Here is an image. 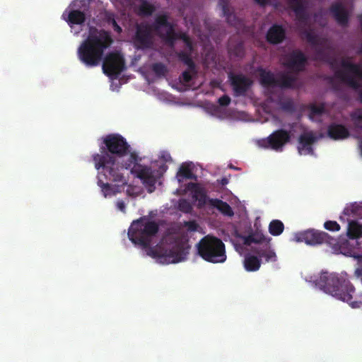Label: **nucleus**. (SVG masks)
<instances>
[{"instance_id": "obj_57", "label": "nucleus", "mask_w": 362, "mask_h": 362, "mask_svg": "<svg viewBox=\"0 0 362 362\" xmlns=\"http://www.w3.org/2000/svg\"><path fill=\"white\" fill-rule=\"evenodd\" d=\"M159 169H160V171H165L166 169H167V167L165 165H160Z\"/></svg>"}, {"instance_id": "obj_41", "label": "nucleus", "mask_w": 362, "mask_h": 362, "mask_svg": "<svg viewBox=\"0 0 362 362\" xmlns=\"http://www.w3.org/2000/svg\"><path fill=\"white\" fill-rule=\"evenodd\" d=\"M230 52L235 57H243L245 55V48L243 42H240L233 47H230Z\"/></svg>"}, {"instance_id": "obj_3", "label": "nucleus", "mask_w": 362, "mask_h": 362, "mask_svg": "<svg viewBox=\"0 0 362 362\" xmlns=\"http://www.w3.org/2000/svg\"><path fill=\"white\" fill-rule=\"evenodd\" d=\"M316 284L325 292L348 303L352 308H359L362 305V294H356L354 286L343 277L325 272L317 280Z\"/></svg>"}, {"instance_id": "obj_46", "label": "nucleus", "mask_w": 362, "mask_h": 362, "mask_svg": "<svg viewBox=\"0 0 362 362\" xmlns=\"http://www.w3.org/2000/svg\"><path fill=\"white\" fill-rule=\"evenodd\" d=\"M231 101L230 98L227 95H223L220 97L218 100V103L220 106L226 107L230 105Z\"/></svg>"}, {"instance_id": "obj_29", "label": "nucleus", "mask_w": 362, "mask_h": 362, "mask_svg": "<svg viewBox=\"0 0 362 362\" xmlns=\"http://www.w3.org/2000/svg\"><path fill=\"white\" fill-rule=\"evenodd\" d=\"M260 83L265 87H276L277 78H275L273 73L262 70L259 74Z\"/></svg>"}, {"instance_id": "obj_37", "label": "nucleus", "mask_w": 362, "mask_h": 362, "mask_svg": "<svg viewBox=\"0 0 362 362\" xmlns=\"http://www.w3.org/2000/svg\"><path fill=\"white\" fill-rule=\"evenodd\" d=\"M154 6L146 1H142L139 7V14L143 16H151L154 11Z\"/></svg>"}, {"instance_id": "obj_47", "label": "nucleus", "mask_w": 362, "mask_h": 362, "mask_svg": "<svg viewBox=\"0 0 362 362\" xmlns=\"http://www.w3.org/2000/svg\"><path fill=\"white\" fill-rule=\"evenodd\" d=\"M281 108L286 111H293L294 109L293 103L291 100H286L281 103Z\"/></svg>"}, {"instance_id": "obj_8", "label": "nucleus", "mask_w": 362, "mask_h": 362, "mask_svg": "<svg viewBox=\"0 0 362 362\" xmlns=\"http://www.w3.org/2000/svg\"><path fill=\"white\" fill-rule=\"evenodd\" d=\"M153 31H158V16H155L153 25L146 23L136 24L132 38L134 46L137 49L151 48L153 44Z\"/></svg>"}, {"instance_id": "obj_45", "label": "nucleus", "mask_w": 362, "mask_h": 362, "mask_svg": "<svg viewBox=\"0 0 362 362\" xmlns=\"http://www.w3.org/2000/svg\"><path fill=\"white\" fill-rule=\"evenodd\" d=\"M326 80L327 81L328 83L332 86V90L334 92H338V91L340 90V86H339V83H337L335 81L334 77H332V76H327L326 77Z\"/></svg>"}, {"instance_id": "obj_50", "label": "nucleus", "mask_w": 362, "mask_h": 362, "mask_svg": "<svg viewBox=\"0 0 362 362\" xmlns=\"http://www.w3.org/2000/svg\"><path fill=\"white\" fill-rule=\"evenodd\" d=\"M160 160H163L165 162H172L173 159L170 154L167 151H162L160 153Z\"/></svg>"}, {"instance_id": "obj_55", "label": "nucleus", "mask_w": 362, "mask_h": 362, "mask_svg": "<svg viewBox=\"0 0 362 362\" xmlns=\"http://www.w3.org/2000/svg\"><path fill=\"white\" fill-rule=\"evenodd\" d=\"M220 183L223 186L226 185L228 183V179L227 177H223L220 180Z\"/></svg>"}, {"instance_id": "obj_35", "label": "nucleus", "mask_w": 362, "mask_h": 362, "mask_svg": "<svg viewBox=\"0 0 362 362\" xmlns=\"http://www.w3.org/2000/svg\"><path fill=\"white\" fill-rule=\"evenodd\" d=\"M105 20L107 23L112 26L114 31L118 34H120L122 32V28L118 25L116 21L115 14L112 12H106L105 13Z\"/></svg>"}, {"instance_id": "obj_34", "label": "nucleus", "mask_w": 362, "mask_h": 362, "mask_svg": "<svg viewBox=\"0 0 362 362\" xmlns=\"http://www.w3.org/2000/svg\"><path fill=\"white\" fill-rule=\"evenodd\" d=\"M316 141V137L313 132H306L300 135L298 139L299 146L301 148L312 145Z\"/></svg>"}, {"instance_id": "obj_21", "label": "nucleus", "mask_w": 362, "mask_h": 362, "mask_svg": "<svg viewBox=\"0 0 362 362\" xmlns=\"http://www.w3.org/2000/svg\"><path fill=\"white\" fill-rule=\"evenodd\" d=\"M327 133L329 136L334 140L344 139L349 136V132L345 126L335 123L328 127Z\"/></svg>"}, {"instance_id": "obj_58", "label": "nucleus", "mask_w": 362, "mask_h": 362, "mask_svg": "<svg viewBox=\"0 0 362 362\" xmlns=\"http://www.w3.org/2000/svg\"><path fill=\"white\" fill-rule=\"evenodd\" d=\"M358 147H359V149H360L361 155V156H362V139H361V140L360 141V142H359V146H358Z\"/></svg>"}, {"instance_id": "obj_25", "label": "nucleus", "mask_w": 362, "mask_h": 362, "mask_svg": "<svg viewBox=\"0 0 362 362\" xmlns=\"http://www.w3.org/2000/svg\"><path fill=\"white\" fill-rule=\"evenodd\" d=\"M208 204L218 210L223 215L231 217L234 212L231 206L226 202L219 199H209Z\"/></svg>"}, {"instance_id": "obj_56", "label": "nucleus", "mask_w": 362, "mask_h": 362, "mask_svg": "<svg viewBox=\"0 0 362 362\" xmlns=\"http://www.w3.org/2000/svg\"><path fill=\"white\" fill-rule=\"evenodd\" d=\"M165 68V65L160 63V76L163 72L164 69Z\"/></svg>"}, {"instance_id": "obj_2", "label": "nucleus", "mask_w": 362, "mask_h": 362, "mask_svg": "<svg viewBox=\"0 0 362 362\" xmlns=\"http://www.w3.org/2000/svg\"><path fill=\"white\" fill-rule=\"evenodd\" d=\"M127 236L144 256L158 262V221L153 219V211L134 220L128 228Z\"/></svg>"}, {"instance_id": "obj_38", "label": "nucleus", "mask_w": 362, "mask_h": 362, "mask_svg": "<svg viewBox=\"0 0 362 362\" xmlns=\"http://www.w3.org/2000/svg\"><path fill=\"white\" fill-rule=\"evenodd\" d=\"M193 198L198 201L200 206H204L210 198H208L205 190L200 187L195 194L192 195Z\"/></svg>"}, {"instance_id": "obj_12", "label": "nucleus", "mask_w": 362, "mask_h": 362, "mask_svg": "<svg viewBox=\"0 0 362 362\" xmlns=\"http://www.w3.org/2000/svg\"><path fill=\"white\" fill-rule=\"evenodd\" d=\"M293 240L297 243L304 242L309 245H317L326 243L330 246L337 245L336 238L330 236L327 233L315 229L298 232L294 234Z\"/></svg>"}, {"instance_id": "obj_32", "label": "nucleus", "mask_w": 362, "mask_h": 362, "mask_svg": "<svg viewBox=\"0 0 362 362\" xmlns=\"http://www.w3.org/2000/svg\"><path fill=\"white\" fill-rule=\"evenodd\" d=\"M296 81V77L288 74H283L277 78L276 87L284 88H293L294 83Z\"/></svg>"}, {"instance_id": "obj_54", "label": "nucleus", "mask_w": 362, "mask_h": 362, "mask_svg": "<svg viewBox=\"0 0 362 362\" xmlns=\"http://www.w3.org/2000/svg\"><path fill=\"white\" fill-rule=\"evenodd\" d=\"M255 1L257 2V4H258L259 5L262 6H266L270 1V0H255Z\"/></svg>"}, {"instance_id": "obj_51", "label": "nucleus", "mask_w": 362, "mask_h": 362, "mask_svg": "<svg viewBox=\"0 0 362 362\" xmlns=\"http://www.w3.org/2000/svg\"><path fill=\"white\" fill-rule=\"evenodd\" d=\"M150 71L153 73L155 78H158V62H155L151 65Z\"/></svg>"}, {"instance_id": "obj_30", "label": "nucleus", "mask_w": 362, "mask_h": 362, "mask_svg": "<svg viewBox=\"0 0 362 362\" xmlns=\"http://www.w3.org/2000/svg\"><path fill=\"white\" fill-rule=\"evenodd\" d=\"M261 265L260 259L254 255H247L244 260V267L247 272H256Z\"/></svg>"}, {"instance_id": "obj_15", "label": "nucleus", "mask_w": 362, "mask_h": 362, "mask_svg": "<svg viewBox=\"0 0 362 362\" xmlns=\"http://www.w3.org/2000/svg\"><path fill=\"white\" fill-rule=\"evenodd\" d=\"M307 63L306 55L300 49H294L284 56L283 65L298 74L305 70Z\"/></svg>"}, {"instance_id": "obj_53", "label": "nucleus", "mask_w": 362, "mask_h": 362, "mask_svg": "<svg viewBox=\"0 0 362 362\" xmlns=\"http://www.w3.org/2000/svg\"><path fill=\"white\" fill-rule=\"evenodd\" d=\"M298 150L300 154H302V151L305 150L307 151V153L308 154H313V148L312 147V145H309L308 146H305L303 148H301L300 146H298Z\"/></svg>"}, {"instance_id": "obj_13", "label": "nucleus", "mask_w": 362, "mask_h": 362, "mask_svg": "<svg viewBox=\"0 0 362 362\" xmlns=\"http://www.w3.org/2000/svg\"><path fill=\"white\" fill-rule=\"evenodd\" d=\"M125 68L124 58L119 52H110L103 59V72L110 77H118Z\"/></svg>"}, {"instance_id": "obj_9", "label": "nucleus", "mask_w": 362, "mask_h": 362, "mask_svg": "<svg viewBox=\"0 0 362 362\" xmlns=\"http://www.w3.org/2000/svg\"><path fill=\"white\" fill-rule=\"evenodd\" d=\"M104 146H100L99 154H103V151L109 153L114 159H120L128 155L129 152V145L126 139L119 134H112L107 135L103 139Z\"/></svg>"}, {"instance_id": "obj_20", "label": "nucleus", "mask_w": 362, "mask_h": 362, "mask_svg": "<svg viewBox=\"0 0 362 362\" xmlns=\"http://www.w3.org/2000/svg\"><path fill=\"white\" fill-rule=\"evenodd\" d=\"M292 10L294 11L296 18L300 23H306L308 20V14L306 11L304 0H287Z\"/></svg>"}, {"instance_id": "obj_24", "label": "nucleus", "mask_w": 362, "mask_h": 362, "mask_svg": "<svg viewBox=\"0 0 362 362\" xmlns=\"http://www.w3.org/2000/svg\"><path fill=\"white\" fill-rule=\"evenodd\" d=\"M185 45L186 47L185 49L177 52L176 53L177 57L180 62L192 70L196 66L192 58V53L194 49L192 41L191 40V47H189L185 44Z\"/></svg>"}, {"instance_id": "obj_48", "label": "nucleus", "mask_w": 362, "mask_h": 362, "mask_svg": "<svg viewBox=\"0 0 362 362\" xmlns=\"http://www.w3.org/2000/svg\"><path fill=\"white\" fill-rule=\"evenodd\" d=\"M201 187L197 183L194 182H189L186 185V189L191 192L192 193V195L196 193L197 191Z\"/></svg>"}, {"instance_id": "obj_26", "label": "nucleus", "mask_w": 362, "mask_h": 362, "mask_svg": "<svg viewBox=\"0 0 362 362\" xmlns=\"http://www.w3.org/2000/svg\"><path fill=\"white\" fill-rule=\"evenodd\" d=\"M176 177L179 182H182L187 179L194 180L197 179V176L192 173L189 163H182L177 173Z\"/></svg>"}, {"instance_id": "obj_49", "label": "nucleus", "mask_w": 362, "mask_h": 362, "mask_svg": "<svg viewBox=\"0 0 362 362\" xmlns=\"http://www.w3.org/2000/svg\"><path fill=\"white\" fill-rule=\"evenodd\" d=\"M201 187L197 183L194 182H189L186 185V189L191 192L192 193V195L196 193L197 191Z\"/></svg>"}, {"instance_id": "obj_16", "label": "nucleus", "mask_w": 362, "mask_h": 362, "mask_svg": "<svg viewBox=\"0 0 362 362\" xmlns=\"http://www.w3.org/2000/svg\"><path fill=\"white\" fill-rule=\"evenodd\" d=\"M231 86L235 95H243L251 86L252 81L243 74L229 75Z\"/></svg>"}, {"instance_id": "obj_7", "label": "nucleus", "mask_w": 362, "mask_h": 362, "mask_svg": "<svg viewBox=\"0 0 362 362\" xmlns=\"http://www.w3.org/2000/svg\"><path fill=\"white\" fill-rule=\"evenodd\" d=\"M341 66L351 74L343 70H337L334 72V77L354 90L361 88L362 86V66L344 59L341 61Z\"/></svg>"}, {"instance_id": "obj_6", "label": "nucleus", "mask_w": 362, "mask_h": 362, "mask_svg": "<svg viewBox=\"0 0 362 362\" xmlns=\"http://www.w3.org/2000/svg\"><path fill=\"white\" fill-rule=\"evenodd\" d=\"M199 255L211 263H223L226 259L225 245L216 237L206 235L197 244Z\"/></svg>"}, {"instance_id": "obj_31", "label": "nucleus", "mask_w": 362, "mask_h": 362, "mask_svg": "<svg viewBox=\"0 0 362 362\" xmlns=\"http://www.w3.org/2000/svg\"><path fill=\"white\" fill-rule=\"evenodd\" d=\"M86 21V14L79 10H72L68 15L67 22L69 24L81 25Z\"/></svg>"}, {"instance_id": "obj_40", "label": "nucleus", "mask_w": 362, "mask_h": 362, "mask_svg": "<svg viewBox=\"0 0 362 362\" xmlns=\"http://www.w3.org/2000/svg\"><path fill=\"white\" fill-rule=\"evenodd\" d=\"M325 111L324 103L320 105L312 104L310 106V117L322 115Z\"/></svg>"}, {"instance_id": "obj_5", "label": "nucleus", "mask_w": 362, "mask_h": 362, "mask_svg": "<svg viewBox=\"0 0 362 362\" xmlns=\"http://www.w3.org/2000/svg\"><path fill=\"white\" fill-rule=\"evenodd\" d=\"M190 249L187 238L169 233L160 240V264H173L187 259Z\"/></svg>"}, {"instance_id": "obj_59", "label": "nucleus", "mask_w": 362, "mask_h": 362, "mask_svg": "<svg viewBox=\"0 0 362 362\" xmlns=\"http://www.w3.org/2000/svg\"><path fill=\"white\" fill-rule=\"evenodd\" d=\"M359 98L361 101L362 102V90L359 93Z\"/></svg>"}, {"instance_id": "obj_39", "label": "nucleus", "mask_w": 362, "mask_h": 362, "mask_svg": "<svg viewBox=\"0 0 362 362\" xmlns=\"http://www.w3.org/2000/svg\"><path fill=\"white\" fill-rule=\"evenodd\" d=\"M197 73L196 66L192 70L187 66V69L182 73L180 79L184 83H189L192 80L193 76H196Z\"/></svg>"}, {"instance_id": "obj_36", "label": "nucleus", "mask_w": 362, "mask_h": 362, "mask_svg": "<svg viewBox=\"0 0 362 362\" xmlns=\"http://www.w3.org/2000/svg\"><path fill=\"white\" fill-rule=\"evenodd\" d=\"M351 120L357 129L362 131V109H356L350 114Z\"/></svg>"}, {"instance_id": "obj_10", "label": "nucleus", "mask_w": 362, "mask_h": 362, "mask_svg": "<svg viewBox=\"0 0 362 362\" xmlns=\"http://www.w3.org/2000/svg\"><path fill=\"white\" fill-rule=\"evenodd\" d=\"M160 40H163L169 47H174L177 40H182L187 46L191 47V38L183 32H176L173 24L168 22L167 16L160 13Z\"/></svg>"}, {"instance_id": "obj_28", "label": "nucleus", "mask_w": 362, "mask_h": 362, "mask_svg": "<svg viewBox=\"0 0 362 362\" xmlns=\"http://www.w3.org/2000/svg\"><path fill=\"white\" fill-rule=\"evenodd\" d=\"M219 5L221 6L223 16L226 17L227 22L231 25H237L238 19L236 16L232 12L228 5L226 0H219Z\"/></svg>"}, {"instance_id": "obj_43", "label": "nucleus", "mask_w": 362, "mask_h": 362, "mask_svg": "<svg viewBox=\"0 0 362 362\" xmlns=\"http://www.w3.org/2000/svg\"><path fill=\"white\" fill-rule=\"evenodd\" d=\"M324 228L329 231H339L341 228L339 224L335 221H327L324 223Z\"/></svg>"}, {"instance_id": "obj_42", "label": "nucleus", "mask_w": 362, "mask_h": 362, "mask_svg": "<svg viewBox=\"0 0 362 362\" xmlns=\"http://www.w3.org/2000/svg\"><path fill=\"white\" fill-rule=\"evenodd\" d=\"M177 208L180 211L184 213H190L192 210L191 204L185 199L179 200Z\"/></svg>"}, {"instance_id": "obj_1", "label": "nucleus", "mask_w": 362, "mask_h": 362, "mask_svg": "<svg viewBox=\"0 0 362 362\" xmlns=\"http://www.w3.org/2000/svg\"><path fill=\"white\" fill-rule=\"evenodd\" d=\"M95 168L99 170L98 176L115 183L126 185L127 180L122 170L130 169L131 173L139 178L146 190L151 193L156 189V177L151 168L139 163L138 156L135 153L129 154L128 160L124 164L119 165L117 159H114L109 153L103 151V154H95L93 156Z\"/></svg>"}, {"instance_id": "obj_61", "label": "nucleus", "mask_w": 362, "mask_h": 362, "mask_svg": "<svg viewBox=\"0 0 362 362\" xmlns=\"http://www.w3.org/2000/svg\"><path fill=\"white\" fill-rule=\"evenodd\" d=\"M148 84H151L153 82V81H150L148 78Z\"/></svg>"}, {"instance_id": "obj_33", "label": "nucleus", "mask_w": 362, "mask_h": 362, "mask_svg": "<svg viewBox=\"0 0 362 362\" xmlns=\"http://www.w3.org/2000/svg\"><path fill=\"white\" fill-rule=\"evenodd\" d=\"M284 230V225L280 220H272L269 225V232L274 236L281 235Z\"/></svg>"}, {"instance_id": "obj_23", "label": "nucleus", "mask_w": 362, "mask_h": 362, "mask_svg": "<svg viewBox=\"0 0 362 362\" xmlns=\"http://www.w3.org/2000/svg\"><path fill=\"white\" fill-rule=\"evenodd\" d=\"M343 215L351 220L362 219V202L347 205L343 211Z\"/></svg>"}, {"instance_id": "obj_27", "label": "nucleus", "mask_w": 362, "mask_h": 362, "mask_svg": "<svg viewBox=\"0 0 362 362\" xmlns=\"http://www.w3.org/2000/svg\"><path fill=\"white\" fill-rule=\"evenodd\" d=\"M348 222L347 236L350 239H356L362 237V224L358 221L346 218Z\"/></svg>"}, {"instance_id": "obj_22", "label": "nucleus", "mask_w": 362, "mask_h": 362, "mask_svg": "<svg viewBox=\"0 0 362 362\" xmlns=\"http://www.w3.org/2000/svg\"><path fill=\"white\" fill-rule=\"evenodd\" d=\"M98 185L100 187L105 197H111L121 192L122 188L125 186L122 185L120 183H115L114 185H111L108 182H104L100 176H98Z\"/></svg>"}, {"instance_id": "obj_19", "label": "nucleus", "mask_w": 362, "mask_h": 362, "mask_svg": "<svg viewBox=\"0 0 362 362\" xmlns=\"http://www.w3.org/2000/svg\"><path fill=\"white\" fill-rule=\"evenodd\" d=\"M303 35L306 41L315 49L317 58L325 59L326 54L324 49L321 47L322 40L320 37L310 30H305L303 33Z\"/></svg>"}, {"instance_id": "obj_14", "label": "nucleus", "mask_w": 362, "mask_h": 362, "mask_svg": "<svg viewBox=\"0 0 362 362\" xmlns=\"http://www.w3.org/2000/svg\"><path fill=\"white\" fill-rule=\"evenodd\" d=\"M291 138L290 131L280 129L272 132L267 138L261 140L259 145L264 148L281 151L283 147L290 141Z\"/></svg>"}, {"instance_id": "obj_4", "label": "nucleus", "mask_w": 362, "mask_h": 362, "mask_svg": "<svg viewBox=\"0 0 362 362\" xmlns=\"http://www.w3.org/2000/svg\"><path fill=\"white\" fill-rule=\"evenodd\" d=\"M112 43V39L105 30L90 33L78 48V59L87 66H96L102 61L105 50Z\"/></svg>"}, {"instance_id": "obj_17", "label": "nucleus", "mask_w": 362, "mask_h": 362, "mask_svg": "<svg viewBox=\"0 0 362 362\" xmlns=\"http://www.w3.org/2000/svg\"><path fill=\"white\" fill-rule=\"evenodd\" d=\"M330 13L341 26L345 27L349 23V12L341 3L336 2L329 8Z\"/></svg>"}, {"instance_id": "obj_44", "label": "nucleus", "mask_w": 362, "mask_h": 362, "mask_svg": "<svg viewBox=\"0 0 362 362\" xmlns=\"http://www.w3.org/2000/svg\"><path fill=\"white\" fill-rule=\"evenodd\" d=\"M184 226L187 228V230L190 232L197 230L199 227L195 221H185Z\"/></svg>"}, {"instance_id": "obj_52", "label": "nucleus", "mask_w": 362, "mask_h": 362, "mask_svg": "<svg viewBox=\"0 0 362 362\" xmlns=\"http://www.w3.org/2000/svg\"><path fill=\"white\" fill-rule=\"evenodd\" d=\"M116 206L118 210L122 213H126V204L123 200H118L116 202Z\"/></svg>"}, {"instance_id": "obj_18", "label": "nucleus", "mask_w": 362, "mask_h": 362, "mask_svg": "<svg viewBox=\"0 0 362 362\" xmlns=\"http://www.w3.org/2000/svg\"><path fill=\"white\" fill-rule=\"evenodd\" d=\"M286 38V30L281 25L274 24L266 34L267 41L272 45L281 43Z\"/></svg>"}, {"instance_id": "obj_60", "label": "nucleus", "mask_w": 362, "mask_h": 362, "mask_svg": "<svg viewBox=\"0 0 362 362\" xmlns=\"http://www.w3.org/2000/svg\"><path fill=\"white\" fill-rule=\"evenodd\" d=\"M340 220H341V221H344V216H340Z\"/></svg>"}, {"instance_id": "obj_11", "label": "nucleus", "mask_w": 362, "mask_h": 362, "mask_svg": "<svg viewBox=\"0 0 362 362\" xmlns=\"http://www.w3.org/2000/svg\"><path fill=\"white\" fill-rule=\"evenodd\" d=\"M270 240V238L267 239L262 233H255L244 238V244L248 246L252 243L258 244L257 246L252 247V251L260 257L264 258L266 262H275L276 260V255L271 248Z\"/></svg>"}]
</instances>
